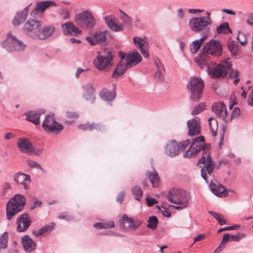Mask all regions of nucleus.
<instances>
[{"mask_svg": "<svg viewBox=\"0 0 253 253\" xmlns=\"http://www.w3.org/2000/svg\"><path fill=\"white\" fill-rule=\"evenodd\" d=\"M26 204V199L21 194H16L6 204V219L10 220L17 213L22 211Z\"/></svg>", "mask_w": 253, "mask_h": 253, "instance_id": "1", "label": "nucleus"}, {"mask_svg": "<svg viewBox=\"0 0 253 253\" xmlns=\"http://www.w3.org/2000/svg\"><path fill=\"white\" fill-rule=\"evenodd\" d=\"M97 55L93 60V64L99 71H105L114 65V55L111 50L107 47L103 48L97 52Z\"/></svg>", "mask_w": 253, "mask_h": 253, "instance_id": "2", "label": "nucleus"}, {"mask_svg": "<svg viewBox=\"0 0 253 253\" xmlns=\"http://www.w3.org/2000/svg\"><path fill=\"white\" fill-rule=\"evenodd\" d=\"M231 58L227 57L222 60L220 63H214L213 68L207 66V71L211 79H224L228 73V71L232 68Z\"/></svg>", "mask_w": 253, "mask_h": 253, "instance_id": "3", "label": "nucleus"}, {"mask_svg": "<svg viewBox=\"0 0 253 253\" xmlns=\"http://www.w3.org/2000/svg\"><path fill=\"white\" fill-rule=\"evenodd\" d=\"M205 84L203 79L198 77H191L186 88L190 92L191 101L198 102L202 97Z\"/></svg>", "mask_w": 253, "mask_h": 253, "instance_id": "4", "label": "nucleus"}, {"mask_svg": "<svg viewBox=\"0 0 253 253\" xmlns=\"http://www.w3.org/2000/svg\"><path fill=\"white\" fill-rule=\"evenodd\" d=\"M75 22L82 28L91 30L96 25L95 18L88 10H83L75 16Z\"/></svg>", "mask_w": 253, "mask_h": 253, "instance_id": "5", "label": "nucleus"}, {"mask_svg": "<svg viewBox=\"0 0 253 253\" xmlns=\"http://www.w3.org/2000/svg\"><path fill=\"white\" fill-rule=\"evenodd\" d=\"M212 23L211 20L208 18L201 16L200 17H193L189 22V26L193 32L198 33L200 32H209V26Z\"/></svg>", "mask_w": 253, "mask_h": 253, "instance_id": "6", "label": "nucleus"}, {"mask_svg": "<svg viewBox=\"0 0 253 253\" xmlns=\"http://www.w3.org/2000/svg\"><path fill=\"white\" fill-rule=\"evenodd\" d=\"M2 46L5 48L8 52L13 51H22L26 46L21 41L16 38V36L12 35L11 32H9L6 38L1 42Z\"/></svg>", "mask_w": 253, "mask_h": 253, "instance_id": "7", "label": "nucleus"}, {"mask_svg": "<svg viewBox=\"0 0 253 253\" xmlns=\"http://www.w3.org/2000/svg\"><path fill=\"white\" fill-rule=\"evenodd\" d=\"M205 144V137L203 135L197 136L192 140L189 148L184 154V157L188 158H192L203 151Z\"/></svg>", "mask_w": 253, "mask_h": 253, "instance_id": "8", "label": "nucleus"}, {"mask_svg": "<svg viewBox=\"0 0 253 253\" xmlns=\"http://www.w3.org/2000/svg\"><path fill=\"white\" fill-rule=\"evenodd\" d=\"M41 27L40 21L30 19L25 23L23 32L27 36L38 39Z\"/></svg>", "mask_w": 253, "mask_h": 253, "instance_id": "9", "label": "nucleus"}, {"mask_svg": "<svg viewBox=\"0 0 253 253\" xmlns=\"http://www.w3.org/2000/svg\"><path fill=\"white\" fill-rule=\"evenodd\" d=\"M215 163L212 160L211 154L207 152L205 165H203L201 169V176L206 183H209L207 174L211 176L215 168Z\"/></svg>", "mask_w": 253, "mask_h": 253, "instance_id": "10", "label": "nucleus"}, {"mask_svg": "<svg viewBox=\"0 0 253 253\" xmlns=\"http://www.w3.org/2000/svg\"><path fill=\"white\" fill-rule=\"evenodd\" d=\"M200 119L198 117H194L187 122L188 135L194 136L201 134V126Z\"/></svg>", "mask_w": 253, "mask_h": 253, "instance_id": "11", "label": "nucleus"}, {"mask_svg": "<svg viewBox=\"0 0 253 253\" xmlns=\"http://www.w3.org/2000/svg\"><path fill=\"white\" fill-rule=\"evenodd\" d=\"M17 231L19 232H23L27 230L31 226L32 219L29 214L23 213L17 218L16 221Z\"/></svg>", "mask_w": 253, "mask_h": 253, "instance_id": "12", "label": "nucleus"}, {"mask_svg": "<svg viewBox=\"0 0 253 253\" xmlns=\"http://www.w3.org/2000/svg\"><path fill=\"white\" fill-rule=\"evenodd\" d=\"M51 6L56 7L57 4L55 1L52 0H47L37 2L35 6L34 9L31 11V16L35 17L37 14H42L43 13L46 8Z\"/></svg>", "mask_w": 253, "mask_h": 253, "instance_id": "13", "label": "nucleus"}, {"mask_svg": "<svg viewBox=\"0 0 253 253\" xmlns=\"http://www.w3.org/2000/svg\"><path fill=\"white\" fill-rule=\"evenodd\" d=\"M107 33L108 31H97L94 34L90 33L85 39L90 45L93 46L105 42L107 40Z\"/></svg>", "mask_w": 253, "mask_h": 253, "instance_id": "14", "label": "nucleus"}, {"mask_svg": "<svg viewBox=\"0 0 253 253\" xmlns=\"http://www.w3.org/2000/svg\"><path fill=\"white\" fill-rule=\"evenodd\" d=\"M210 44L209 41L206 42V44L203 46L198 55L194 58V61L201 68H203L207 65L206 58L210 54Z\"/></svg>", "mask_w": 253, "mask_h": 253, "instance_id": "15", "label": "nucleus"}, {"mask_svg": "<svg viewBox=\"0 0 253 253\" xmlns=\"http://www.w3.org/2000/svg\"><path fill=\"white\" fill-rule=\"evenodd\" d=\"M45 120H43L42 126L47 133H53L57 134L59 133L64 128V126L62 124L57 122L55 119H52L51 124L50 125H46Z\"/></svg>", "mask_w": 253, "mask_h": 253, "instance_id": "16", "label": "nucleus"}, {"mask_svg": "<svg viewBox=\"0 0 253 253\" xmlns=\"http://www.w3.org/2000/svg\"><path fill=\"white\" fill-rule=\"evenodd\" d=\"M61 28L64 35L77 36L82 33L81 30L76 27L71 21L62 24Z\"/></svg>", "mask_w": 253, "mask_h": 253, "instance_id": "17", "label": "nucleus"}, {"mask_svg": "<svg viewBox=\"0 0 253 253\" xmlns=\"http://www.w3.org/2000/svg\"><path fill=\"white\" fill-rule=\"evenodd\" d=\"M119 222L121 227H122V224H124L125 222L128 223V228L130 229L132 231L136 230L143 223L142 221L138 219H134L132 217H128L126 214H124L122 215V217L119 220Z\"/></svg>", "mask_w": 253, "mask_h": 253, "instance_id": "18", "label": "nucleus"}, {"mask_svg": "<svg viewBox=\"0 0 253 253\" xmlns=\"http://www.w3.org/2000/svg\"><path fill=\"white\" fill-rule=\"evenodd\" d=\"M31 4L32 3L26 6L21 11H18L17 12L12 21V23L14 27H17L25 21L28 15L29 8Z\"/></svg>", "mask_w": 253, "mask_h": 253, "instance_id": "19", "label": "nucleus"}, {"mask_svg": "<svg viewBox=\"0 0 253 253\" xmlns=\"http://www.w3.org/2000/svg\"><path fill=\"white\" fill-rule=\"evenodd\" d=\"M210 44V54L215 57L221 56L223 53L222 44L218 39H212L209 41Z\"/></svg>", "mask_w": 253, "mask_h": 253, "instance_id": "20", "label": "nucleus"}, {"mask_svg": "<svg viewBox=\"0 0 253 253\" xmlns=\"http://www.w3.org/2000/svg\"><path fill=\"white\" fill-rule=\"evenodd\" d=\"M178 142L174 139L169 141L165 147V153L170 157H174L179 152Z\"/></svg>", "mask_w": 253, "mask_h": 253, "instance_id": "21", "label": "nucleus"}, {"mask_svg": "<svg viewBox=\"0 0 253 253\" xmlns=\"http://www.w3.org/2000/svg\"><path fill=\"white\" fill-rule=\"evenodd\" d=\"M209 187L211 192L217 197L224 198L228 196V190L221 184H218L216 185L211 180Z\"/></svg>", "mask_w": 253, "mask_h": 253, "instance_id": "22", "label": "nucleus"}, {"mask_svg": "<svg viewBox=\"0 0 253 253\" xmlns=\"http://www.w3.org/2000/svg\"><path fill=\"white\" fill-rule=\"evenodd\" d=\"M32 146L31 141L27 138L21 137L17 139V147L21 153L29 154L32 152Z\"/></svg>", "mask_w": 253, "mask_h": 253, "instance_id": "23", "label": "nucleus"}, {"mask_svg": "<svg viewBox=\"0 0 253 253\" xmlns=\"http://www.w3.org/2000/svg\"><path fill=\"white\" fill-rule=\"evenodd\" d=\"M84 93L83 97L84 99L89 102L91 104H93L95 100V88L91 84H87L83 87Z\"/></svg>", "mask_w": 253, "mask_h": 253, "instance_id": "24", "label": "nucleus"}, {"mask_svg": "<svg viewBox=\"0 0 253 253\" xmlns=\"http://www.w3.org/2000/svg\"><path fill=\"white\" fill-rule=\"evenodd\" d=\"M21 243L24 250L27 253H31L36 249L37 244L29 235H25L21 237Z\"/></svg>", "mask_w": 253, "mask_h": 253, "instance_id": "25", "label": "nucleus"}, {"mask_svg": "<svg viewBox=\"0 0 253 253\" xmlns=\"http://www.w3.org/2000/svg\"><path fill=\"white\" fill-rule=\"evenodd\" d=\"M117 85L115 84H113L112 90H109L106 88L103 89L99 92L100 97L107 102H112L116 97V91Z\"/></svg>", "mask_w": 253, "mask_h": 253, "instance_id": "26", "label": "nucleus"}, {"mask_svg": "<svg viewBox=\"0 0 253 253\" xmlns=\"http://www.w3.org/2000/svg\"><path fill=\"white\" fill-rule=\"evenodd\" d=\"M105 22L109 28L114 32L123 31L124 29V24L122 23L116 24L115 19L112 15L106 16L104 18Z\"/></svg>", "mask_w": 253, "mask_h": 253, "instance_id": "27", "label": "nucleus"}, {"mask_svg": "<svg viewBox=\"0 0 253 253\" xmlns=\"http://www.w3.org/2000/svg\"><path fill=\"white\" fill-rule=\"evenodd\" d=\"M42 113H43V110H40L35 113L32 111H28L25 112L23 115L26 116L27 121L33 123L35 125H39L40 124V119Z\"/></svg>", "mask_w": 253, "mask_h": 253, "instance_id": "28", "label": "nucleus"}, {"mask_svg": "<svg viewBox=\"0 0 253 253\" xmlns=\"http://www.w3.org/2000/svg\"><path fill=\"white\" fill-rule=\"evenodd\" d=\"M142 61V57L139 53L135 50H132L127 53L126 61L129 66L131 64L134 67L139 64Z\"/></svg>", "mask_w": 253, "mask_h": 253, "instance_id": "29", "label": "nucleus"}, {"mask_svg": "<svg viewBox=\"0 0 253 253\" xmlns=\"http://www.w3.org/2000/svg\"><path fill=\"white\" fill-rule=\"evenodd\" d=\"M155 64L157 70L153 75V77L156 81L163 82L165 80L164 73L165 71V69L164 65L160 61L158 62L155 61Z\"/></svg>", "mask_w": 253, "mask_h": 253, "instance_id": "30", "label": "nucleus"}, {"mask_svg": "<svg viewBox=\"0 0 253 253\" xmlns=\"http://www.w3.org/2000/svg\"><path fill=\"white\" fill-rule=\"evenodd\" d=\"M227 46L228 50L230 52L231 55L232 57H236L241 55V47L235 41L233 40L228 41Z\"/></svg>", "mask_w": 253, "mask_h": 253, "instance_id": "31", "label": "nucleus"}, {"mask_svg": "<svg viewBox=\"0 0 253 253\" xmlns=\"http://www.w3.org/2000/svg\"><path fill=\"white\" fill-rule=\"evenodd\" d=\"M55 31L54 26H45L41 27L38 39L44 40L50 37Z\"/></svg>", "mask_w": 253, "mask_h": 253, "instance_id": "32", "label": "nucleus"}, {"mask_svg": "<svg viewBox=\"0 0 253 253\" xmlns=\"http://www.w3.org/2000/svg\"><path fill=\"white\" fill-rule=\"evenodd\" d=\"M125 65V62L123 61H120L116 65V66L111 75V78L118 79L119 77L123 75L125 73V71L123 70V67Z\"/></svg>", "mask_w": 253, "mask_h": 253, "instance_id": "33", "label": "nucleus"}, {"mask_svg": "<svg viewBox=\"0 0 253 253\" xmlns=\"http://www.w3.org/2000/svg\"><path fill=\"white\" fill-rule=\"evenodd\" d=\"M147 173L148 178L152 184V186L153 187H158L159 186L160 181L158 173L156 171L154 172L148 171Z\"/></svg>", "mask_w": 253, "mask_h": 253, "instance_id": "34", "label": "nucleus"}, {"mask_svg": "<svg viewBox=\"0 0 253 253\" xmlns=\"http://www.w3.org/2000/svg\"><path fill=\"white\" fill-rule=\"evenodd\" d=\"M216 33L218 35L222 34L232 33L231 29L230 28L229 24L227 22L221 23L216 27Z\"/></svg>", "mask_w": 253, "mask_h": 253, "instance_id": "35", "label": "nucleus"}, {"mask_svg": "<svg viewBox=\"0 0 253 253\" xmlns=\"http://www.w3.org/2000/svg\"><path fill=\"white\" fill-rule=\"evenodd\" d=\"M159 220L155 215L149 217L147 220V227L152 230H155L158 226Z\"/></svg>", "mask_w": 253, "mask_h": 253, "instance_id": "36", "label": "nucleus"}, {"mask_svg": "<svg viewBox=\"0 0 253 253\" xmlns=\"http://www.w3.org/2000/svg\"><path fill=\"white\" fill-rule=\"evenodd\" d=\"M182 192L185 194L184 197H179L178 199L174 201L173 204L178 205L181 206H184V208H186L188 206L189 198L186 195V192L184 190H183Z\"/></svg>", "mask_w": 253, "mask_h": 253, "instance_id": "37", "label": "nucleus"}, {"mask_svg": "<svg viewBox=\"0 0 253 253\" xmlns=\"http://www.w3.org/2000/svg\"><path fill=\"white\" fill-rule=\"evenodd\" d=\"M230 240V234L229 233H225L223 235L222 240L220 244L218 246L216 249L214 251L213 253H219L224 247V245Z\"/></svg>", "mask_w": 253, "mask_h": 253, "instance_id": "38", "label": "nucleus"}, {"mask_svg": "<svg viewBox=\"0 0 253 253\" xmlns=\"http://www.w3.org/2000/svg\"><path fill=\"white\" fill-rule=\"evenodd\" d=\"M93 227L99 229L112 228L115 227V223L113 221L108 222H96L94 223Z\"/></svg>", "mask_w": 253, "mask_h": 253, "instance_id": "39", "label": "nucleus"}, {"mask_svg": "<svg viewBox=\"0 0 253 253\" xmlns=\"http://www.w3.org/2000/svg\"><path fill=\"white\" fill-rule=\"evenodd\" d=\"M131 193L135 199L137 201H139L143 196V192L138 185H135L132 188Z\"/></svg>", "mask_w": 253, "mask_h": 253, "instance_id": "40", "label": "nucleus"}, {"mask_svg": "<svg viewBox=\"0 0 253 253\" xmlns=\"http://www.w3.org/2000/svg\"><path fill=\"white\" fill-rule=\"evenodd\" d=\"M8 236L7 232H4L0 236V250L7 247Z\"/></svg>", "mask_w": 253, "mask_h": 253, "instance_id": "41", "label": "nucleus"}, {"mask_svg": "<svg viewBox=\"0 0 253 253\" xmlns=\"http://www.w3.org/2000/svg\"><path fill=\"white\" fill-rule=\"evenodd\" d=\"M120 11L122 14L121 18L124 22L126 24L127 27L131 28L133 23L132 18L129 16L127 14L123 11L122 10H120Z\"/></svg>", "mask_w": 253, "mask_h": 253, "instance_id": "42", "label": "nucleus"}, {"mask_svg": "<svg viewBox=\"0 0 253 253\" xmlns=\"http://www.w3.org/2000/svg\"><path fill=\"white\" fill-rule=\"evenodd\" d=\"M202 44L197 40L193 41L190 46V50L192 54L196 53L200 49Z\"/></svg>", "mask_w": 253, "mask_h": 253, "instance_id": "43", "label": "nucleus"}, {"mask_svg": "<svg viewBox=\"0 0 253 253\" xmlns=\"http://www.w3.org/2000/svg\"><path fill=\"white\" fill-rule=\"evenodd\" d=\"M179 191L178 189H175V188H172L169 190L168 193L167 195L165 196L166 199L171 203H173L175 199L174 198L175 197V195L176 192Z\"/></svg>", "mask_w": 253, "mask_h": 253, "instance_id": "44", "label": "nucleus"}, {"mask_svg": "<svg viewBox=\"0 0 253 253\" xmlns=\"http://www.w3.org/2000/svg\"><path fill=\"white\" fill-rule=\"evenodd\" d=\"M206 107V105H205V103L201 102L197 106L194 107V108L192 111L191 114L193 115L199 114L204 110L206 109V108H205Z\"/></svg>", "mask_w": 253, "mask_h": 253, "instance_id": "45", "label": "nucleus"}, {"mask_svg": "<svg viewBox=\"0 0 253 253\" xmlns=\"http://www.w3.org/2000/svg\"><path fill=\"white\" fill-rule=\"evenodd\" d=\"M19 175H22V181H28L29 182L31 181V177L29 175L22 173V172L20 171L17 172L14 175L13 177L14 181H18V178Z\"/></svg>", "mask_w": 253, "mask_h": 253, "instance_id": "46", "label": "nucleus"}, {"mask_svg": "<svg viewBox=\"0 0 253 253\" xmlns=\"http://www.w3.org/2000/svg\"><path fill=\"white\" fill-rule=\"evenodd\" d=\"M133 42L135 46L139 49L144 46V43L145 41H144L142 38L135 36L133 38Z\"/></svg>", "mask_w": 253, "mask_h": 253, "instance_id": "47", "label": "nucleus"}, {"mask_svg": "<svg viewBox=\"0 0 253 253\" xmlns=\"http://www.w3.org/2000/svg\"><path fill=\"white\" fill-rule=\"evenodd\" d=\"M55 223L53 222H51L50 224H46L45 225L42 226L41 228V232L42 234H45L47 232H50L53 230L54 228Z\"/></svg>", "mask_w": 253, "mask_h": 253, "instance_id": "48", "label": "nucleus"}, {"mask_svg": "<svg viewBox=\"0 0 253 253\" xmlns=\"http://www.w3.org/2000/svg\"><path fill=\"white\" fill-rule=\"evenodd\" d=\"M59 15L64 20L68 19L70 18V13L66 8L62 7L59 11Z\"/></svg>", "mask_w": 253, "mask_h": 253, "instance_id": "49", "label": "nucleus"}, {"mask_svg": "<svg viewBox=\"0 0 253 253\" xmlns=\"http://www.w3.org/2000/svg\"><path fill=\"white\" fill-rule=\"evenodd\" d=\"M240 114L241 110L240 108L238 107H235L231 113L230 118L229 119V121L231 122L233 118H237L240 115Z\"/></svg>", "mask_w": 253, "mask_h": 253, "instance_id": "50", "label": "nucleus"}, {"mask_svg": "<svg viewBox=\"0 0 253 253\" xmlns=\"http://www.w3.org/2000/svg\"><path fill=\"white\" fill-rule=\"evenodd\" d=\"M146 203L148 207H152L154 205L158 203V201L151 196L147 195L146 197Z\"/></svg>", "mask_w": 253, "mask_h": 253, "instance_id": "51", "label": "nucleus"}, {"mask_svg": "<svg viewBox=\"0 0 253 253\" xmlns=\"http://www.w3.org/2000/svg\"><path fill=\"white\" fill-rule=\"evenodd\" d=\"M224 108L226 107V105L225 103L223 102H215L213 104L211 107V110L213 112L214 111H217V110L218 109L220 108Z\"/></svg>", "mask_w": 253, "mask_h": 253, "instance_id": "52", "label": "nucleus"}, {"mask_svg": "<svg viewBox=\"0 0 253 253\" xmlns=\"http://www.w3.org/2000/svg\"><path fill=\"white\" fill-rule=\"evenodd\" d=\"M27 163L31 168H36L37 169L41 168V165L36 161L28 160L27 161Z\"/></svg>", "mask_w": 253, "mask_h": 253, "instance_id": "53", "label": "nucleus"}, {"mask_svg": "<svg viewBox=\"0 0 253 253\" xmlns=\"http://www.w3.org/2000/svg\"><path fill=\"white\" fill-rule=\"evenodd\" d=\"M226 127V125H225V124L222 125V126H221L222 134H221L220 142L219 143V148H220L221 147V145H222L223 144V140H224V133L225 132Z\"/></svg>", "mask_w": 253, "mask_h": 253, "instance_id": "54", "label": "nucleus"}, {"mask_svg": "<svg viewBox=\"0 0 253 253\" xmlns=\"http://www.w3.org/2000/svg\"><path fill=\"white\" fill-rule=\"evenodd\" d=\"M59 218L60 219H64L67 221H70L72 219V217L67 214L66 212H62L59 215Z\"/></svg>", "mask_w": 253, "mask_h": 253, "instance_id": "55", "label": "nucleus"}, {"mask_svg": "<svg viewBox=\"0 0 253 253\" xmlns=\"http://www.w3.org/2000/svg\"><path fill=\"white\" fill-rule=\"evenodd\" d=\"M229 72V77L230 79H234L236 77H238L239 75V72L236 69H231L230 70L228 71Z\"/></svg>", "mask_w": 253, "mask_h": 253, "instance_id": "56", "label": "nucleus"}, {"mask_svg": "<svg viewBox=\"0 0 253 253\" xmlns=\"http://www.w3.org/2000/svg\"><path fill=\"white\" fill-rule=\"evenodd\" d=\"M125 195L126 193L125 191H122L119 193L116 197V201L120 204L122 203Z\"/></svg>", "mask_w": 253, "mask_h": 253, "instance_id": "57", "label": "nucleus"}, {"mask_svg": "<svg viewBox=\"0 0 253 253\" xmlns=\"http://www.w3.org/2000/svg\"><path fill=\"white\" fill-rule=\"evenodd\" d=\"M42 148L36 149L33 146H32V152H31L29 154V155H35L38 156L42 154Z\"/></svg>", "mask_w": 253, "mask_h": 253, "instance_id": "58", "label": "nucleus"}, {"mask_svg": "<svg viewBox=\"0 0 253 253\" xmlns=\"http://www.w3.org/2000/svg\"><path fill=\"white\" fill-rule=\"evenodd\" d=\"M207 154V152H202V156L199 159L197 163V165H199V164H205L206 163V155Z\"/></svg>", "mask_w": 253, "mask_h": 253, "instance_id": "59", "label": "nucleus"}, {"mask_svg": "<svg viewBox=\"0 0 253 253\" xmlns=\"http://www.w3.org/2000/svg\"><path fill=\"white\" fill-rule=\"evenodd\" d=\"M190 143V141L189 139H187L186 140L181 142L179 144H178L180 150L181 149H185L186 147H187L189 145Z\"/></svg>", "mask_w": 253, "mask_h": 253, "instance_id": "60", "label": "nucleus"}, {"mask_svg": "<svg viewBox=\"0 0 253 253\" xmlns=\"http://www.w3.org/2000/svg\"><path fill=\"white\" fill-rule=\"evenodd\" d=\"M66 116L68 118L73 119L74 120L77 119L79 117L78 113L74 112L68 111L66 112Z\"/></svg>", "mask_w": 253, "mask_h": 253, "instance_id": "61", "label": "nucleus"}, {"mask_svg": "<svg viewBox=\"0 0 253 253\" xmlns=\"http://www.w3.org/2000/svg\"><path fill=\"white\" fill-rule=\"evenodd\" d=\"M205 235L203 234H200L198 235L197 236L195 237L194 238L193 243L190 245V247L193 246V245L196 242L199 241H201L205 238Z\"/></svg>", "mask_w": 253, "mask_h": 253, "instance_id": "62", "label": "nucleus"}, {"mask_svg": "<svg viewBox=\"0 0 253 253\" xmlns=\"http://www.w3.org/2000/svg\"><path fill=\"white\" fill-rule=\"evenodd\" d=\"M94 129L97 131H105V126L101 123H95Z\"/></svg>", "mask_w": 253, "mask_h": 253, "instance_id": "63", "label": "nucleus"}, {"mask_svg": "<svg viewBox=\"0 0 253 253\" xmlns=\"http://www.w3.org/2000/svg\"><path fill=\"white\" fill-rule=\"evenodd\" d=\"M247 103L250 106H253V89L248 96Z\"/></svg>", "mask_w": 253, "mask_h": 253, "instance_id": "64", "label": "nucleus"}]
</instances>
